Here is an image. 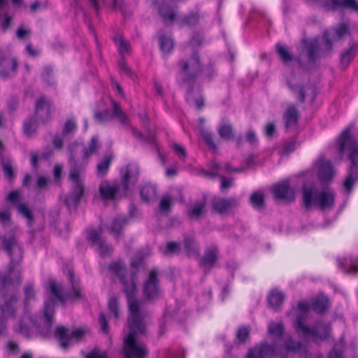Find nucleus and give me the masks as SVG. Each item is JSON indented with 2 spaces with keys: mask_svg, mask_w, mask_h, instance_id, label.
I'll list each match as a JSON object with an SVG mask.
<instances>
[{
  "mask_svg": "<svg viewBox=\"0 0 358 358\" xmlns=\"http://www.w3.org/2000/svg\"><path fill=\"white\" fill-rule=\"evenodd\" d=\"M113 159V156L112 154L110 153L105 155L103 159L97 164V173L101 176H104L108 172Z\"/></svg>",
  "mask_w": 358,
  "mask_h": 358,
  "instance_id": "nucleus-38",
  "label": "nucleus"
},
{
  "mask_svg": "<svg viewBox=\"0 0 358 358\" xmlns=\"http://www.w3.org/2000/svg\"><path fill=\"white\" fill-rule=\"evenodd\" d=\"M318 45L315 41L305 42L302 52L299 57V62L301 65L313 66L318 55Z\"/></svg>",
  "mask_w": 358,
  "mask_h": 358,
  "instance_id": "nucleus-13",
  "label": "nucleus"
},
{
  "mask_svg": "<svg viewBox=\"0 0 358 358\" xmlns=\"http://www.w3.org/2000/svg\"><path fill=\"white\" fill-rule=\"evenodd\" d=\"M127 220L124 215H118L113 219L109 227V231L115 238L121 235L122 228L127 224Z\"/></svg>",
  "mask_w": 358,
  "mask_h": 358,
  "instance_id": "nucleus-27",
  "label": "nucleus"
},
{
  "mask_svg": "<svg viewBox=\"0 0 358 358\" xmlns=\"http://www.w3.org/2000/svg\"><path fill=\"white\" fill-rule=\"evenodd\" d=\"M2 166L5 177L7 178L10 181L14 179L15 177V173L10 162H5L3 163Z\"/></svg>",
  "mask_w": 358,
  "mask_h": 358,
  "instance_id": "nucleus-54",
  "label": "nucleus"
},
{
  "mask_svg": "<svg viewBox=\"0 0 358 358\" xmlns=\"http://www.w3.org/2000/svg\"><path fill=\"white\" fill-rule=\"evenodd\" d=\"M17 62L10 54L0 57V76L3 78H12L17 73Z\"/></svg>",
  "mask_w": 358,
  "mask_h": 358,
  "instance_id": "nucleus-15",
  "label": "nucleus"
},
{
  "mask_svg": "<svg viewBox=\"0 0 358 358\" xmlns=\"http://www.w3.org/2000/svg\"><path fill=\"white\" fill-rule=\"evenodd\" d=\"M172 202V199L169 196H164L159 205V209L161 211L163 212H167L170 207Z\"/></svg>",
  "mask_w": 358,
  "mask_h": 358,
  "instance_id": "nucleus-57",
  "label": "nucleus"
},
{
  "mask_svg": "<svg viewBox=\"0 0 358 358\" xmlns=\"http://www.w3.org/2000/svg\"><path fill=\"white\" fill-rule=\"evenodd\" d=\"M100 146L99 138L96 136L92 137L87 148L85 149H83V146L78 143H72L69 146L70 166L69 178L73 183L71 192L64 201L69 210L75 208L83 195L84 186L82 179L88 162V157L96 153Z\"/></svg>",
  "mask_w": 358,
  "mask_h": 358,
  "instance_id": "nucleus-2",
  "label": "nucleus"
},
{
  "mask_svg": "<svg viewBox=\"0 0 358 358\" xmlns=\"http://www.w3.org/2000/svg\"><path fill=\"white\" fill-rule=\"evenodd\" d=\"M83 335L84 331L81 329L70 332L69 329L63 326L57 327L55 332V336L59 342L60 346L65 350L71 345L74 341H79Z\"/></svg>",
  "mask_w": 358,
  "mask_h": 358,
  "instance_id": "nucleus-10",
  "label": "nucleus"
},
{
  "mask_svg": "<svg viewBox=\"0 0 358 358\" xmlns=\"http://www.w3.org/2000/svg\"><path fill=\"white\" fill-rule=\"evenodd\" d=\"M250 328L248 327H242L238 329L236 337L239 341L244 343L249 338L250 335Z\"/></svg>",
  "mask_w": 358,
  "mask_h": 358,
  "instance_id": "nucleus-55",
  "label": "nucleus"
},
{
  "mask_svg": "<svg viewBox=\"0 0 358 358\" xmlns=\"http://www.w3.org/2000/svg\"><path fill=\"white\" fill-rule=\"evenodd\" d=\"M108 308L110 312L113 314L115 319H118L121 315V311L120 310L119 301L117 297H111L108 301Z\"/></svg>",
  "mask_w": 358,
  "mask_h": 358,
  "instance_id": "nucleus-48",
  "label": "nucleus"
},
{
  "mask_svg": "<svg viewBox=\"0 0 358 358\" xmlns=\"http://www.w3.org/2000/svg\"><path fill=\"white\" fill-rule=\"evenodd\" d=\"M334 173V169L330 162L321 161L319 165L318 176L322 181L330 180Z\"/></svg>",
  "mask_w": 358,
  "mask_h": 358,
  "instance_id": "nucleus-26",
  "label": "nucleus"
},
{
  "mask_svg": "<svg viewBox=\"0 0 358 358\" xmlns=\"http://www.w3.org/2000/svg\"><path fill=\"white\" fill-rule=\"evenodd\" d=\"M37 127V122L35 120L29 119L24 124V132L27 136H31L34 133Z\"/></svg>",
  "mask_w": 358,
  "mask_h": 358,
  "instance_id": "nucleus-53",
  "label": "nucleus"
},
{
  "mask_svg": "<svg viewBox=\"0 0 358 358\" xmlns=\"http://www.w3.org/2000/svg\"><path fill=\"white\" fill-rule=\"evenodd\" d=\"M338 143L341 154L348 152L350 165L343 186L348 192H350L353 185L358 180V142L354 139L350 129L348 127L344 129L340 135Z\"/></svg>",
  "mask_w": 358,
  "mask_h": 358,
  "instance_id": "nucleus-4",
  "label": "nucleus"
},
{
  "mask_svg": "<svg viewBox=\"0 0 358 358\" xmlns=\"http://www.w3.org/2000/svg\"><path fill=\"white\" fill-rule=\"evenodd\" d=\"M122 186L124 191L129 189L130 186L134 185L139 176V167L136 164H129L121 170Z\"/></svg>",
  "mask_w": 358,
  "mask_h": 358,
  "instance_id": "nucleus-14",
  "label": "nucleus"
},
{
  "mask_svg": "<svg viewBox=\"0 0 358 358\" xmlns=\"http://www.w3.org/2000/svg\"><path fill=\"white\" fill-rule=\"evenodd\" d=\"M49 286L50 291L53 295L55 296L62 303H64L66 299H65L62 294V289L60 285H57L55 280H50Z\"/></svg>",
  "mask_w": 358,
  "mask_h": 358,
  "instance_id": "nucleus-44",
  "label": "nucleus"
},
{
  "mask_svg": "<svg viewBox=\"0 0 358 358\" xmlns=\"http://www.w3.org/2000/svg\"><path fill=\"white\" fill-rule=\"evenodd\" d=\"M129 310V332L124 339V358H146L148 350L144 343L138 341V336L145 333V318L148 313L143 307L138 308L131 299Z\"/></svg>",
  "mask_w": 358,
  "mask_h": 358,
  "instance_id": "nucleus-3",
  "label": "nucleus"
},
{
  "mask_svg": "<svg viewBox=\"0 0 358 358\" xmlns=\"http://www.w3.org/2000/svg\"><path fill=\"white\" fill-rule=\"evenodd\" d=\"M268 331L269 334L275 337H280L283 334V324L280 322H271L268 325Z\"/></svg>",
  "mask_w": 358,
  "mask_h": 358,
  "instance_id": "nucleus-50",
  "label": "nucleus"
},
{
  "mask_svg": "<svg viewBox=\"0 0 358 358\" xmlns=\"http://www.w3.org/2000/svg\"><path fill=\"white\" fill-rule=\"evenodd\" d=\"M176 6H171L169 2L162 1L158 8V12L164 22H173L176 17Z\"/></svg>",
  "mask_w": 358,
  "mask_h": 358,
  "instance_id": "nucleus-22",
  "label": "nucleus"
},
{
  "mask_svg": "<svg viewBox=\"0 0 358 358\" xmlns=\"http://www.w3.org/2000/svg\"><path fill=\"white\" fill-rule=\"evenodd\" d=\"M77 130V123L74 117L68 119L64 126L62 135L64 137L73 135Z\"/></svg>",
  "mask_w": 358,
  "mask_h": 358,
  "instance_id": "nucleus-42",
  "label": "nucleus"
},
{
  "mask_svg": "<svg viewBox=\"0 0 358 358\" xmlns=\"http://www.w3.org/2000/svg\"><path fill=\"white\" fill-rule=\"evenodd\" d=\"M160 48L164 54L170 53L174 47V43L171 35L161 33L159 37Z\"/></svg>",
  "mask_w": 358,
  "mask_h": 358,
  "instance_id": "nucleus-32",
  "label": "nucleus"
},
{
  "mask_svg": "<svg viewBox=\"0 0 358 358\" xmlns=\"http://www.w3.org/2000/svg\"><path fill=\"white\" fill-rule=\"evenodd\" d=\"M250 203L256 209L262 210L264 208V195L262 192H254L250 198Z\"/></svg>",
  "mask_w": 358,
  "mask_h": 358,
  "instance_id": "nucleus-40",
  "label": "nucleus"
},
{
  "mask_svg": "<svg viewBox=\"0 0 358 358\" xmlns=\"http://www.w3.org/2000/svg\"><path fill=\"white\" fill-rule=\"evenodd\" d=\"M10 212L8 208H5L0 212V220L6 225L10 222Z\"/></svg>",
  "mask_w": 358,
  "mask_h": 358,
  "instance_id": "nucleus-64",
  "label": "nucleus"
},
{
  "mask_svg": "<svg viewBox=\"0 0 358 358\" xmlns=\"http://www.w3.org/2000/svg\"><path fill=\"white\" fill-rule=\"evenodd\" d=\"M141 198L145 201H150L156 197V187L151 184L145 185L141 190Z\"/></svg>",
  "mask_w": 358,
  "mask_h": 358,
  "instance_id": "nucleus-39",
  "label": "nucleus"
},
{
  "mask_svg": "<svg viewBox=\"0 0 358 358\" xmlns=\"http://www.w3.org/2000/svg\"><path fill=\"white\" fill-rule=\"evenodd\" d=\"M175 153L180 160H184L186 157V151L183 146L181 145L174 143L172 145Z\"/></svg>",
  "mask_w": 358,
  "mask_h": 358,
  "instance_id": "nucleus-58",
  "label": "nucleus"
},
{
  "mask_svg": "<svg viewBox=\"0 0 358 358\" xmlns=\"http://www.w3.org/2000/svg\"><path fill=\"white\" fill-rule=\"evenodd\" d=\"M31 29L29 28H25L23 26L20 27L16 31V36L17 38L22 40L24 39L26 36H29L31 34Z\"/></svg>",
  "mask_w": 358,
  "mask_h": 358,
  "instance_id": "nucleus-61",
  "label": "nucleus"
},
{
  "mask_svg": "<svg viewBox=\"0 0 358 358\" xmlns=\"http://www.w3.org/2000/svg\"><path fill=\"white\" fill-rule=\"evenodd\" d=\"M18 213L24 216L27 221L30 223L33 221V215L27 204L19 203L17 205Z\"/></svg>",
  "mask_w": 358,
  "mask_h": 358,
  "instance_id": "nucleus-51",
  "label": "nucleus"
},
{
  "mask_svg": "<svg viewBox=\"0 0 358 358\" xmlns=\"http://www.w3.org/2000/svg\"><path fill=\"white\" fill-rule=\"evenodd\" d=\"M201 134L203 139L206 143V144L209 146V148L212 150H215L216 148V145L213 141V134L210 132H209L208 130H206V129H201Z\"/></svg>",
  "mask_w": 358,
  "mask_h": 358,
  "instance_id": "nucleus-52",
  "label": "nucleus"
},
{
  "mask_svg": "<svg viewBox=\"0 0 358 358\" xmlns=\"http://www.w3.org/2000/svg\"><path fill=\"white\" fill-rule=\"evenodd\" d=\"M284 294L275 289L271 292L268 297V303L270 306L274 309L278 310L279 307L283 303Z\"/></svg>",
  "mask_w": 358,
  "mask_h": 358,
  "instance_id": "nucleus-36",
  "label": "nucleus"
},
{
  "mask_svg": "<svg viewBox=\"0 0 358 358\" xmlns=\"http://www.w3.org/2000/svg\"><path fill=\"white\" fill-rule=\"evenodd\" d=\"M274 196L278 199L292 201L294 199L295 191L291 188L287 181L276 184L273 187Z\"/></svg>",
  "mask_w": 358,
  "mask_h": 358,
  "instance_id": "nucleus-19",
  "label": "nucleus"
},
{
  "mask_svg": "<svg viewBox=\"0 0 358 358\" xmlns=\"http://www.w3.org/2000/svg\"><path fill=\"white\" fill-rule=\"evenodd\" d=\"M187 101L191 106H195L198 109H201L203 106V99L201 96L194 97L193 92L189 91L187 94Z\"/></svg>",
  "mask_w": 358,
  "mask_h": 358,
  "instance_id": "nucleus-45",
  "label": "nucleus"
},
{
  "mask_svg": "<svg viewBox=\"0 0 358 358\" xmlns=\"http://www.w3.org/2000/svg\"><path fill=\"white\" fill-rule=\"evenodd\" d=\"M335 32L338 38H341L349 33V29L345 24H342L335 29Z\"/></svg>",
  "mask_w": 358,
  "mask_h": 358,
  "instance_id": "nucleus-62",
  "label": "nucleus"
},
{
  "mask_svg": "<svg viewBox=\"0 0 358 358\" xmlns=\"http://www.w3.org/2000/svg\"><path fill=\"white\" fill-rule=\"evenodd\" d=\"M206 205V203L204 199L196 201L189 211V216L192 218H199L203 213Z\"/></svg>",
  "mask_w": 358,
  "mask_h": 358,
  "instance_id": "nucleus-41",
  "label": "nucleus"
},
{
  "mask_svg": "<svg viewBox=\"0 0 358 358\" xmlns=\"http://www.w3.org/2000/svg\"><path fill=\"white\" fill-rule=\"evenodd\" d=\"M149 254L150 251L148 250L147 252L145 254V255H143L141 252L137 253L136 257L131 262V266L134 268H137L138 266H139L141 264L143 258L145 256L149 255Z\"/></svg>",
  "mask_w": 358,
  "mask_h": 358,
  "instance_id": "nucleus-60",
  "label": "nucleus"
},
{
  "mask_svg": "<svg viewBox=\"0 0 358 358\" xmlns=\"http://www.w3.org/2000/svg\"><path fill=\"white\" fill-rule=\"evenodd\" d=\"M276 355V345L263 341L250 348L245 358H266L274 357Z\"/></svg>",
  "mask_w": 358,
  "mask_h": 358,
  "instance_id": "nucleus-12",
  "label": "nucleus"
},
{
  "mask_svg": "<svg viewBox=\"0 0 358 358\" xmlns=\"http://www.w3.org/2000/svg\"><path fill=\"white\" fill-rule=\"evenodd\" d=\"M300 315L294 323L295 329L299 334L311 336L315 341L327 339L330 336L329 324H317L315 327H308L304 324L309 305L305 301H299L297 305Z\"/></svg>",
  "mask_w": 358,
  "mask_h": 358,
  "instance_id": "nucleus-6",
  "label": "nucleus"
},
{
  "mask_svg": "<svg viewBox=\"0 0 358 358\" xmlns=\"http://www.w3.org/2000/svg\"><path fill=\"white\" fill-rule=\"evenodd\" d=\"M357 51V45L355 42L350 43V48L341 55V64L346 68L355 57Z\"/></svg>",
  "mask_w": 358,
  "mask_h": 358,
  "instance_id": "nucleus-31",
  "label": "nucleus"
},
{
  "mask_svg": "<svg viewBox=\"0 0 358 358\" xmlns=\"http://www.w3.org/2000/svg\"><path fill=\"white\" fill-rule=\"evenodd\" d=\"M3 248L10 258V268L8 277L0 276V288L1 289L2 300L1 304V324L3 325L8 320L13 319L17 310V297L13 288L15 283L19 284L22 275L19 271L15 269L23 258L22 248L18 242L15 234L5 235L2 239Z\"/></svg>",
  "mask_w": 358,
  "mask_h": 358,
  "instance_id": "nucleus-1",
  "label": "nucleus"
},
{
  "mask_svg": "<svg viewBox=\"0 0 358 358\" xmlns=\"http://www.w3.org/2000/svg\"><path fill=\"white\" fill-rule=\"evenodd\" d=\"M329 307V299L323 295L318 296L312 303V309L316 313H323L326 311Z\"/></svg>",
  "mask_w": 358,
  "mask_h": 358,
  "instance_id": "nucleus-33",
  "label": "nucleus"
},
{
  "mask_svg": "<svg viewBox=\"0 0 358 358\" xmlns=\"http://www.w3.org/2000/svg\"><path fill=\"white\" fill-rule=\"evenodd\" d=\"M9 9L8 0H0V28L3 32L8 29L12 20L8 15Z\"/></svg>",
  "mask_w": 358,
  "mask_h": 358,
  "instance_id": "nucleus-24",
  "label": "nucleus"
},
{
  "mask_svg": "<svg viewBox=\"0 0 358 358\" xmlns=\"http://www.w3.org/2000/svg\"><path fill=\"white\" fill-rule=\"evenodd\" d=\"M159 272L156 268L149 271L143 288V296L147 299L154 300L161 296L162 289L159 285Z\"/></svg>",
  "mask_w": 358,
  "mask_h": 358,
  "instance_id": "nucleus-9",
  "label": "nucleus"
},
{
  "mask_svg": "<svg viewBox=\"0 0 358 358\" xmlns=\"http://www.w3.org/2000/svg\"><path fill=\"white\" fill-rule=\"evenodd\" d=\"M340 268L345 272L349 273H358V257H352L350 256L345 257L343 259H337Z\"/></svg>",
  "mask_w": 358,
  "mask_h": 358,
  "instance_id": "nucleus-25",
  "label": "nucleus"
},
{
  "mask_svg": "<svg viewBox=\"0 0 358 358\" xmlns=\"http://www.w3.org/2000/svg\"><path fill=\"white\" fill-rule=\"evenodd\" d=\"M68 278L72 286V292L69 293V295H66V298H73V299H80L82 297L80 293V289L78 285L77 280L75 279L74 274L72 271H69L68 272Z\"/></svg>",
  "mask_w": 358,
  "mask_h": 358,
  "instance_id": "nucleus-37",
  "label": "nucleus"
},
{
  "mask_svg": "<svg viewBox=\"0 0 358 358\" xmlns=\"http://www.w3.org/2000/svg\"><path fill=\"white\" fill-rule=\"evenodd\" d=\"M25 303L34 299L35 295L34 289L31 285L29 284L24 287Z\"/></svg>",
  "mask_w": 358,
  "mask_h": 358,
  "instance_id": "nucleus-63",
  "label": "nucleus"
},
{
  "mask_svg": "<svg viewBox=\"0 0 358 358\" xmlns=\"http://www.w3.org/2000/svg\"><path fill=\"white\" fill-rule=\"evenodd\" d=\"M276 51L278 54L279 55L280 59L284 62H288L292 60L293 57L288 51L287 47L280 44L277 43L275 45Z\"/></svg>",
  "mask_w": 358,
  "mask_h": 358,
  "instance_id": "nucleus-47",
  "label": "nucleus"
},
{
  "mask_svg": "<svg viewBox=\"0 0 358 358\" xmlns=\"http://www.w3.org/2000/svg\"><path fill=\"white\" fill-rule=\"evenodd\" d=\"M239 205V201L236 197L227 199L216 198L213 201V208L220 213H227Z\"/></svg>",
  "mask_w": 358,
  "mask_h": 358,
  "instance_id": "nucleus-18",
  "label": "nucleus"
},
{
  "mask_svg": "<svg viewBox=\"0 0 358 358\" xmlns=\"http://www.w3.org/2000/svg\"><path fill=\"white\" fill-rule=\"evenodd\" d=\"M55 301L53 299H49L44 304V317L48 325H51L53 321L55 313Z\"/></svg>",
  "mask_w": 358,
  "mask_h": 358,
  "instance_id": "nucleus-35",
  "label": "nucleus"
},
{
  "mask_svg": "<svg viewBox=\"0 0 358 358\" xmlns=\"http://www.w3.org/2000/svg\"><path fill=\"white\" fill-rule=\"evenodd\" d=\"M217 132L220 138L227 141L234 139L236 136L234 127L229 122H222L217 128Z\"/></svg>",
  "mask_w": 358,
  "mask_h": 358,
  "instance_id": "nucleus-28",
  "label": "nucleus"
},
{
  "mask_svg": "<svg viewBox=\"0 0 358 358\" xmlns=\"http://www.w3.org/2000/svg\"><path fill=\"white\" fill-rule=\"evenodd\" d=\"M184 248L188 256H199V250L194 237L189 236H185L184 237Z\"/></svg>",
  "mask_w": 358,
  "mask_h": 358,
  "instance_id": "nucleus-29",
  "label": "nucleus"
},
{
  "mask_svg": "<svg viewBox=\"0 0 358 358\" xmlns=\"http://www.w3.org/2000/svg\"><path fill=\"white\" fill-rule=\"evenodd\" d=\"M54 108L50 99L41 96L35 102V115L38 122H46L50 120Z\"/></svg>",
  "mask_w": 358,
  "mask_h": 358,
  "instance_id": "nucleus-11",
  "label": "nucleus"
},
{
  "mask_svg": "<svg viewBox=\"0 0 358 358\" xmlns=\"http://www.w3.org/2000/svg\"><path fill=\"white\" fill-rule=\"evenodd\" d=\"M114 41L115 43L118 45V50L120 54L123 55L129 52V43L124 40V38L121 35H117Z\"/></svg>",
  "mask_w": 358,
  "mask_h": 358,
  "instance_id": "nucleus-49",
  "label": "nucleus"
},
{
  "mask_svg": "<svg viewBox=\"0 0 358 358\" xmlns=\"http://www.w3.org/2000/svg\"><path fill=\"white\" fill-rule=\"evenodd\" d=\"M178 65L179 76L185 83H193L202 73L201 59L196 52H193L188 60L180 61Z\"/></svg>",
  "mask_w": 358,
  "mask_h": 358,
  "instance_id": "nucleus-8",
  "label": "nucleus"
},
{
  "mask_svg": "<svg viewBox=\"0 0 358 358\" xmlns=\"http://www.w3.org/2000/svg\"><path fill=\"white\" fill-rule=\"evenodd\" d=\"M302 196L303 203L307 210L317 206L322 210L331 208L334 205L335 194L328 187L319 191L313 185H304Z\"/></svg>",
  "mask_w": 358,
  "mask_h": 358,
  "instance_id": "nucleus-5",
  "label": "nucleus"
},
{
  "mask_svg": "<svg viewBox=\"0 0 358 358\" xmlns=\"http://www.w3.org/2000/svg\"><path fill=\"white\" fill-rule=\"evenodd\" d=\"M109 270L119 278L120 282L123 285L124 292L127 296L128 307L129 308V301L131 299L137 307H143V303L136 298L137 292V278L134 273L125 277V265L121 262H115L109 264Z\"/></svg>",
  "mask_w": 358,
  "mask_h": 358,
  "instance_id": "nucleus-7",
  "label": "nucleus"
},
{
  "mask_svg": "<svg viewBox=\"0 0 358 358\" xmlns=\"http://www.w3.org/2000/svg\"><path fill=\"white\" fill-rule=\"evenodd\" d=\"M322 6L326 10L334 11L341 8H349L358 13V2L357 0H324Z\"/></svg>",
  "mask_w": 358,
  "mask_h": 358,
  "instance_id": "nucleus-17",
  "label": "nucleus"
},
{
  "mask_svg": "<svg viewBox=\"0 0 358 358\" xmlns=\"http://www.w3.org/2000/svg\"><path fill=\"white\" fill-rule=\"evenodd\" d=\"M218 255V248L217 246L211 245L206 250L204 256L203 257V264L208 265L209 267H213L217 259Z\"/></svg>",
  "mask_w": 358,
  "mask_h": 358,
  "instance_id": "nucleus-30",
  "label": "nucleus"
},
{
  "mask_svg": "<svg viewBox=\"0 0 358 358\" xmlns=\"http://www.w3.org/2000/svg\"><path fill=\"white\" fill-rule=\"evenodd\" d=\"M284 346L288 352H298L300 355L306 352V347L301 342L294 341L291 338L285 341Z\"/></svg>",
  "mask_w": 358,
  "mask_h": 358,
  "instance_id": "nucleus-34",
  "label": "nucleus"
},
{
  "mask_svg": "<svg viewBox=\"0 0 358 358\" xmlns=\"http://www.w3.org/2000/svg\"><path fill=\"white\" fill-rule=\"evenodd\" d=\"M200 16L197 13H191L189 15L185 16L180 20V24L187 26H194L198 24Z\"/></svg>",
  "mask_w": 358,
  "mask_h": 358,
  "instance_id": "nucleus-46",
  "label": "nucleus"
},
{
  "mask_svg": "<svg viewBox=\"0 0 358 358\" xmlns=\"http://www.w3.org/2000/svg\"><path fill=\"white\" fill-rule=\"evenodd\" d=\"M287 84L292 92L296 95L297 99L303 102L306 97H310L311 101H313L316 96L315 88L313 86L302 87L296 84L294 79H289Z\"/></svg>",
  "mask_w": 358,
  "mask_h": 358,
  "instance_id": "nucleus-16",
  "label": "nucleus"
},
{
  "mask_svg": "<svg viewBox=\"0 0 358 358\" xmlns=\"http://www.w3.org/2000/svg\"><path fill=\"white\" fill-rule=\"evenodd\" d=\"M120 187L121 185L118 184L102 182L99 187L100 196L104 200H115L119 196Z\"/></svg>",
  "mask_w": 358,
  "mask_h": 358,
  "instance_id": "nucleus-20",
  "label": "nucleus"
},
{
  "mask_svg": "<svg viewBox=\"0 0 358 358\" xmlns=\"http://www.w3.org/2000/svg\"><path fill=\"white\" fill-rule=\"evenodd\" d=\"M299 113L296 107L291 104L287 106L283 114V120L287 129L295 127L298 122Z\"/></svg>",
  "mask_w": 358,
  "mask_h": 358,
  "instance_id": "nucleus-23",
  "label": "nucleus"
},
{
  "mask_svg": "<svg viewBox=\"0 0 358 358\" xmlns=\"http://www.w3.org/2000/svg\"><path fill=\"white\" fill-rule=\"evenodd\" d=\"M180 251V245L176 242H169L166 244V252L169 254H178Z\"/></svg>",
  "mask_w": 358,
  "mask_h": 358,
  "instance_id": "nucleus-59",
  "label": "nucleus"
},
{
  "mask_svg": "<svg viewBox=\"0 0 358 358\" xmlns=\"http://www.w3.org/2000/svg\"><path fill=\"white\" fill-rule=\"evenodd\" d=\"M112 106H113V115L122 124H126L127 123V117L125 113L120 108V105L117 102L113 101H112Z\"/></svg>",
  "mask_w": 358,
  "mask_h": 358,
  "instance_id": "nucleus-43",
  "label": "nucleus"
},
{
  "mask_svg": "<svg viewBox=\"0 0 358 358\" xmlns=\"http://www.w3.org/2000/svg\"><path fill=\"white\" fill-rule=\"evenodd\" d=\"M88 238L93 245L98 246L101 257L111 255L113 248L101 238L100 233L96 230L92 229L90 233Z\"/></svg>",
  "mask_w": 358,
  "mask_h": 358,
  "instance_id": "nucleus-21",
  "label": "nucleus"
},
{
  "mask_svg": "<svg viewBox=\"0 0 358 358\" xmlns=\"http://www.w3.org/2000/svg\"><path fill=\"white\" fill-rule=\"evenodd\" d=\"M202 72H203L204 76L209 79L215 77L217 75V71L215 68V65L212 62L208 64L203 69V71L202 70Z\"/></svg>",
  "mask_w": 358,
  "mask_h": 358,
  "instance_id": "nucleus-56",
  "label": "nucleus"
}]
</instances>
